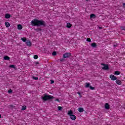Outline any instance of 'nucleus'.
<instances>
[{
	"label": "nucleus",
	"mask_w": 125,
	"mask_h": 125,
	"mask_svg": "<svg viewBox=\"0 0 125 125\" xmlns=\"http://www.w3.org/2000/svg\"><path fill=\"white\" fill-rule=\"evenodd\" d=\"M30 24L31 26H34V27H41L42 26V27H46V23L42 20H40L35 19L31 21Z\"/></svg>",
	"instance_id": "f257e3e1"
},
{
	"label": "nucleus",
	"mask_w": 125,
	"mask_h": 125,
	"mask_svg": "<svg viewBox=\"0 0 125 125\" xmlns=\"http://www.w3.org/2000/svg\"><path fill=\"white\" fill-rule=\"evenodd\" d=\"M41 98L43 102H45L46 101H48V100H52V99L54 98V97L46 93L44 94L43 96H42Z\"/></svg>",
	"instance_id": "f03ea898"
},
{
	"label": "nucleus",
	"mask_w": 125,
	"mask_h": 125,
	"mask_svg": "<svg viewBox=\"0 0 125 125\" xmlns=\"http://www.w3.org/2000/svg\"><path fill=\"white\" fill-rule=\"evenodd\" d=\"M73 112L72 110H69L68 112V115H69L70 118L71 120H73V121H75L76 119H77V117L75 116V115L73 114Z\"/></svg>",
	"instance_id": "7ed1b4c3"
},
{
	"label": "nucleus",
	"mask_w": 125,
	"mask_h": 125,
	"mask_svg": "<svg viewBox=\"0 0 125 125\" xmlns=\"http://www.w3.org/2000/svg\"><path fill=\"white\" fill-rule=\"evenodd\" d=\"M72 56V54L71 53L66 52L63 54V61H64L65 58H70Z\"/></svg>",
	"instance_id": "20e7f679"
},
{
	"label": "nucleus",
	"mask_w": 125,
	"mask_h": 125,
	"mask_svg": "<svg viewBox=\"0 0 125 125\" xmlns=\"http://www.w3.org/2000/svg\"><path fill=\"white\" fill-rule=\"evenodd\" d=\"M110 78L112 81H116V80L118 79L115 75L111 74L110 75Z\"/></svg>",
	"instance_id": "39448f33"
},
{
	"label": "nucleus",
	"mask_w": 125,
	"mask_h": 125,
	"mask_svg": "<svg viewBox=\"0 0 125 125\" xmlns=\"http://www.w3.org/2000/svg\"><path fill=\"white\" fill-rule=\"evenodd\" d=\"M102 69L103 70H105L106 71H107L109 69V65L108 64H105L104 66L102 67Z\"/></svg>",
	"instance_id": "423d86ee"
},
{
	"label": "nucleus",
	"mask_w": 125,
	"mask_h": 125,
	"mask_svg": "<svg viewBox=\"0 0 125 125\" xmlns=\"http://www.w3.org/2000/svg\"><path fill=\"white\" fill-rule=\"evenodd\" d=\"M26 45H27V46H31V45H32V42H31V41L30 40H27L26 42Z\"/></svg>",
	"instance_id": "0eeeda50"
},
{
	"label": "nucleus",
	"mask_w": 125,
	"mask_h": 125,
	"mask_svg": "<svg viewBox=\"0 0 125 125\" xmlns=\"http://www.w3.org/2000/svg\"><path fill=\"white\" fill-rule=\"evenodd\" d=\"M104 108L106 109V110H109V109H110V105H109V104L105 103L104 105Z\"/></svg>",
	"instance_id": "6e6552de"
},
{
	"label": "nucleus",
	"mask_w": 125,
	"mask_h": 125,
	"mask_svg": "<svg viewBox=\"0 0 125 125\" xmlns=\"http://www.w3.org/2000/svg\"><path fill=\"white\" fill-rule=\"evenodd\" d=\"M3 60H5L6 61H8L10 60V58L8 57V56H5L3 57Z\"/></svg>",
	"instance_id": "1a4fd4ad"
},
{
	"label": "nucleus",
	"mask_w": 125,
	"mask_h": 125,
	"mask_svg": "<svg viewBox=\"0 0 125 125\" xmlns=\"http://www.w3.org/2000/svg\"><path fill=\"white\" fill-rule=\"evenodd\" d=\"M116 83H117V84H118L119 85H121V84H122V81H121V80L117 79L116 80Z\"/></svg>",
	"instance_id": "9d476101"
},
{
	"label": "nucleus",
	"mask_w": 125,
	"mask_h": 125,
	"mask_svg": "<svg viewBox=\"0 0 125 125\" xmlns=\"http://www.w3.org/2000/svg\"><path fill=\"white\" fill-rule=\"evenodd\" d=\"M10 17H11V15H10V14H5V18H6V19H9Z\"/></svg>",
	"instance_id": "9b49d317"
},
{
	"label": "nucleus",
	"mask_w": 125,
	"mask_h": 125,
	"mask_svg": "<svg viewBox=\"0 0 125 125\" xmlns=\"http://www.w3.org/2000/svg\"><path fill=\"white\" fill-rule=\"evenodd\" d=\"M93 18H96V15L94 14H92L90 15V19H92Z\"/></svg>",
	"instance_id": "f8f14e48"
},
{
	"label": "nucleus",
	"mask_w": 125,
	"mask_h": 125,
	"mask_svg": "<svg viewBox=\"0 0 125 125\" xmlns=\"http://www.w3.org/2000/svg\"><path fill=\"white\" fill-rule=\"evenodd\" d=\"M66 28H68V29L72 28V24H71L70 22L67 23L66 24Z\"/></svg>",
	"instance_id": "ddd939ff"
},
{
	"label": "nucleus",
	"mask_w": 125,
	"mask_h": 125,
	"mask_svg": "<svg viewBox=\"0 0 125 125\" xmlns=\"http://www.w3.org/2000/svg\"><path fill=\"white\" fill-rule=\"evenodd\" d=\"M5 26L6 27V28H9L10 27V23L8 22H5Z\"/></svg>",
	"instance_id": "4468645a"
},
{
	"label": "nucleus",
	"mask_w": 125,
	"mask_h": 125,
	"mask_svg": "<svg viewBox=\"0 0 125 125\" xmlns=\"http://www.w3.org/2000/svg\"><path fill=\"white\" fill-rule=\"evenodd\" d=\"M91 46H92V47L95 48L97 46V45H96V43L94 42L91 44Z\"/></svg>",
	"instance_id": "2eb2a0df"
},
{
	"label": "nucleus",
	"mask_w": 125,
	"mask_h": 125,
	"mask_svg": "<svg viewBox=\"0 0 125 125\" xmlns=\"http://www.w3.org/2000/svg\"><path fill=\"white\" fill-rule=\"evenodd\" d=\"M78 111L80 112V113H83V112L84 110H83V108L80 107L78 109Z\"/></svg>",
	"instance_id": "dca6fc26"
},
{
	"label": "nucleus",
	"mask_w": 125,
	"mask_h": 125,
	"mask_svg": "<svg viewBox=\"0 0 125 125\" xmlns=\"http://www.w3.org/2000/svg\"><path fill=\"white\" fill-rule=\"evenodd\" d=\"M18 30H22V29H23V27L22 26V25L18 24Z\"/></svg>",
	"instance_id": "f3484780"
},
{
	"label": "nucleus",
	"mask_w": 125,
	"mask_h": 125,
	"mask_svg": "<svg viewBox=\"0 0 125 125\" xmlns=\"http://www.w3.org/2000/svg\"><path fill=\"white\" fill-rule=\"evenodd\" d=\"M9 68H11V69H16V67L13 64L10 65Z\"/></svg>",
	"instance_id": "a211bd4d"
},
{
	"label": "nucleus",
	"mask_w": 125,
	"mask_h": 125,
	"mask_svg": "<svg viewBox=\"0 0 125 125\" xmlns=\"http://www.w3.org/2000/svg\"><path fill=\"white\" fill-rule=\"evenodd\" d=\"M21 40L22 41V42H27V38L23 37V38H21Z\"/></svg>",
	"instance_id": "6ab92c4d"
},
{
	"label": "nucleus",
	"mask_w": 125,
	"mask_h": 125,
	"mask_svg": "<svg viewBox=\"0 0 125 125\" xmlns=\"http://www.w3.org/2000/svg\"><path fill=\"white\" fill-rule=\"evenodd\" d=\"M26 109H27V106H26V105H23L22 106L21 110V111H25Z\"/></svg>",
	"instance_id": "aec40b11"
},
{
	"label": "nucleus",
	"mask_w": 125,
	"mask_h": 125,
	"mask_svg": "<svg viewBox=\"0 0 125 125\" xmlns=\"http://www.w3.org/2000/svg\"><path fill=\"white\" fill-rule=\"evenodd\" d=\"M35 31H36V32H41L42 31V28H35L34 29Z\"/></svg>",
	"instance_id": "412c9836"
},
{
	"label": "nucleus",
	"mask_w": 125,
	"mask_h": 125,
	"mask_svg": "<svg viewBox=\"0 0 125 125\" xmlns=\"http://www.w3.org/2000/svg\"><path fill=\"white\" fill-rule=\"evenodd\" d=\"M114 74L116 76H118L119 75H121V72L119 71H116L115 72Z\"/></svg>",
	"instance_id": "4be33fe9"
},
{
	"label": "nucleus",
	"mask_w": 125,
	"mask_h": 125,
	"mask_svg": "<svg viewBox=\"0 0 125 125\" xmlns=\"http://www.w3.org/2000/svg\"><path fill=\"white\" fill-rule=\"evenodd\" d=\"M57 55V53L56 52V51H53L52 53V55L53 56H56V55Z\"/></svg>",
	"instance_id": "5701e85b"
},
{
	"label": "nucleus",
	"mask_w": 125,
	"mask_h": 125,
	"mask_svg": "<svg viewBox=\"0 0 125 125\" xmlns=\"http://www.w3.org/2000/svg\"><path fill=\"white\" fill-rule=\"evenodd\" d=\"M32 79L35 81H38L39 80V77L33 76Z\"/></svg>",
	"instance_id": "b1692460"
},
{
	"label": "nucleus",
	"mask_w": 125,
	"mask_h": 125,
	"mask_svg": "<svg viewBox=\"0 0 125 125\" xmlns=\"http://www.w3.org/2000/svg\"><path fill=\"white\" fill-rule=\"evenodd\" d=\"M90 84L89 83H86V85L85 86V87H90Z\"/></svg>",
	"instance_id": "393cba45"
},
{
	"label": "nucleus",
	"mask_w": 125,
	"mask_h": 125,
	"mask_svg": "<svg viewBox=\"0 0 125 125\" xmlns=\"http://www.w3.org/2000/svg\"><path fill=\"white\" fill-rule=\"evenodd\" d=\"M38 58H39V56H38L37 55H35L34 56V59H38Z\"/></svg>",
	"instance_id": "a878e982"
},
{
	"label": "nucleus",
	"mask_w": 125,
	"mask_h": 125,
	"mask_svg": "<svg viewBox=\"0 0 125 125\" xmlns=\"http://www.w3.org/2000/svg\"><path fill=\"white\" fill-rule=\"evenodd\" d=\"M58 111H61L62 110V107L58 106Z\"/></svg>",
	"instance_id": "bb28decb"
},
{
	"label": "nucleus",
	"mask_w": 125,
	"mask_h": 125,
	"mask_svg": "<svg viewBox=\"0 0 125 125\" xmlns=\"http://www.w3.org/2000/svg\"><path fill=\"white\" fill-rule=\"evenodd\" d=\"M77 94H79L80 98H82L83 97V96L82 95H81V92H77Z\"/></svg>",
	"instance_id": "cd10ccee"
},
{
	"label": "nucleus",
	"mask_w": 125,
	"mask_h": 125,
	"mask_svg": "<svg viewBox=\"0 0 125 125\" xmlns=\"http://www.w3.org/2000/svg\"><path fill=\"white\" fill-rule=\"evenodd\" d=\"M86 42H91V40L90 39V38H87L86 39Z\"/></svg>",
	"instance_id": "c85d7f7f"
},
{
	"label": "nucleus",
	"mask_w": 125,
	"mask_h": 125,
	"mask_svg": "<svg viewBox=\"0 0 125 125\" xmlns=\"http://www.w3.org/2000/svg\"><path fill=\"white\" fill-rule=\"evenodd\" d=\"M58 62H63V58L59 59Z\"/></svg>",
	"instance_id": "c756f323"
},
{
	"label": "nucleus",
	"mask_w": 125,
	"mask_h": 125,
	"mask_svg": "<svg viewBox=\"0 0 125 125\" xmlns=\"http://www.w3.org/2000/svg\"><path fill=\"white\" fill-rule=\"evenodd\" d=\"M13 91H12V90H11V89H9L8 91V93H9V94L10 93H12Z\"/></svg>",
	"instance_id": "7c9ffc66"
},
{
	"label": "nucleus",
	"mask_w": 125,
	"mask_h": 125,
	"mask_svg": "<svg viewBox=\"0 0 125 125\" xmlns=\"http://www.w3.org/2000/svg\"><path fill=\"white\" fill-rule=\"evenodd\" d=\"M121 29L123 30V31H125V26H121L120 27Z\"/></svg>",
	"instance_id": "2f4dec72"
},
{
	"label": "nucleus",
	"mask_w": 125,
	"mask_h": 125,
	"mask_svg": "<svg viewBox=\"0 0 125 125\" xmlns=\"http://www.w3.org/2000/svg\"><path fill=\"white\" fill-rule=\"evenodd\" d=\"M90 89H91V90H94V87H92L91 86H90Z\"/></svg>",
	"instance_id": "473e14b6"
},
{
	"label": "nucleus",
	"mask_w": 125,
	"mask_h": 125,
	"mask_svg": "<svg viewBox=\"0 0 125 125\" xmlns=\"http://www.w3.org/2000/svg\"><path fill=\"white\" fill-rule=\"evenodd\" d=\"M50 82H50L51 84H52L54 83V81L53 80H51Z\"/></svg>",
	"instance_id": "72a5a7b5"
},
{
	"label": "nucleus",
	"mask_w": 125,
	"mask_h": 125,
	"mask_svg": "<svg viewBox=\"0 0 125 125\" xmlns=\"http://www.w3.org/2000/svg\"><path fill=\"white\" fill-rule=\"evenodd\" d=\"M35 65H39V64H40V62H35Z\"/></svg>",
	"instance_id": "f704fd0d"
},
{
	"label": "nucleus",
	"mask_w": 125,
	"mask_h": 125,
	"mask_svg": "<svg viewBox=\"0 0 125 125\" xmlns=\"http://www.w3.org/2000/svg\"><path fill=\"white\" fill-rule=\"evenodd\" d=\"M55 101H58V102H60V101H59L58 99L55 100Z\"/></svg>",
	"instance_id": "c9c22d12"
},
{
	"label": "nucleus",
	"mask_w": 125,
	"mask_h": 125,
	"mask_svg": "<svg viewBox=\"0 0 125 125\" xmlns=\"http://www.w3.org/2000/svg\"><path fill=\"white\" fill-rule=\"evenodd\" d=\"M10 107H11V108H13L14 107V106L13 105H9Z\"/></svg>",
	"instance_id": "e433bc0d"
},
{
	"label": "nucleus",
	"mask_w": 125,
	"mask_h": 125,
	"mask_svg": "<svg viewBox=\"0 0 125 125\" xmlns=\"http://www.w3.org/2000/svg\"><path fill=\"white\" fill-rule=\"evenodd\" d=\"M113 46H114V47H117V46H118V44H114V45H113Z\"/></svg>",
	"instance_id": "4c0bfd02"
},
{
	"label": "nucleus",
	"mask_w": 125,
	"mask_h": 125,
	"mask_svg": "<svg viewBox=\"0 0 125 125\" xmlns=\"http://www.w3.org/2000/svg\"><path fill=\"white\" fill-rule=\"evenodd\" d=\"M101 65H102V66H104L106 65V64L102 63Z\"/></svg>",
	"instance_id": "58836bf2"
},
{
	"label": "nucleus",
	"mask_w": 125,
	"mask_h": 125,
	"mask_svg": "<svg viewBox=\"0 0 125 125\" xmlns=\"http://www.w3.org/2000/svg\"><path fill=\"white\" fill-rule=\"evenodd\" d=\"M123 7L125 8V3H123Z\"/></svg>",
	"instance_id": "ea45409f"
},
{
	"label": "nucleus",
	"mask_w": 125,
	"mask_h": 125,
	"mask_svg": "<svg viewBox=\"0 0 125 125\" xmlns=\"http://www.w3.org/2000/svg\"><path fill=\"white\" fill-rule=\"evenodd\" d=\"M1 118V115L0 114V119Z\"/></svg>",
	"instance_id": "a19ab883"
},
{
	"label": "nucleus",
	"mask_w": 125,
	"mask_h": 125,
	"mask_svg": "<svg viewBox=\"0 0 125 125\" xmlns=\"http://www.w3.org/2000/svg\"><path fill=\"white\" fill-rule=\"evenodd\" d=\"M99 28H100L101 29H102V27H99Z\"/></svg>",
	"instance_id": "79ce46f5"
},
{
	"label": "nucleus",
	"mask_w": 125,
	"mask_h": 125,
	"mask_svg": "<svg viewBox=\"0 0 125 125\" xmlns=\"http://www.w3.org/2000/svg\"><path fill=\"white\" fill-rule=\"evenodd\" d=\"M86 0V1H88V0Z\"/></svg>",
	"instance_id": "37998d69"
},
{
	"label": "nucleus",
	"mask_w": 125,
	"mask_h": 125,
	"mask_svg": "<svg viewBox=\"0 0 125 125\" xmlns=\"http://www.w3.org/2000/svg\"><path fill=\"white\" fill-rule=\"evenodd\" d=\"M66 51V49L63 50V51Z\"/></svg>",
	"instance_id": "c03bdc74"
}]
</instances>
